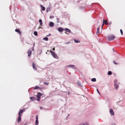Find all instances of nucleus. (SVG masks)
<instances>
[{"label":"nucleus","instance_id":"nucleus-1","mask_svg":"<svg viewBox=\"0 0 125 125\" xmlns=\"http://www.w3.org/2000/svg\"><path fill=\"white\" fill-rule=\"evenodd\" d=\"M119 82H118L116 79L114 80V85L115 89L117 90L119 87Z\"/></svg>","mask_w":125,"mask_h":125},{"label":"nucleus","instance_id":"nucleus-2","mask_svg":"<svg viewBox=\"0 0 125 125\" xmlns=\"http://www.w3.org/2000/svg\"><path fill=\"white\" fill-rule=\"evenodd\" d=\"M107 38L108 40L111 41L113 40L115 38V37L114 35H111L108 36Z\"/></svg>","mask_w":125,"mask_h":125},{"label":"nucleus","instance_id":"nucleus-3","mask_svg":"<svg viewBox=\"0 0 125 125\" xmlns=\"http://www.w3.org/2000/svg\"><path fill=\"white\" fill-rule=\"evenodd\" d=\"M50 52L51 53L52 55L54 58L56 59L58 58V56L56 53L51 50L50 51Z\"/></svg>","mask_w":125,"mask_h":125},{"label":"nucleus","instance_id":"nucleus-4","mask_svg":"<svg viewBox=\"0 0 125 125\" xmlns=\"http://www.w3.org/2000/svg\"><path fill=\"white\" fill-rule=\"evenodd\" d=\"M33 50L34 48H31L29 49L27 52L28 56L30 57L31 56L32 53V51Z\"/></svg>","mask_w":125,"mask_h":125},{"label":"nucleus","instance_id":"nucleus-5","mask_svg":"<svg viewBox=\"0 0 125 125\" xmlns=\"http://www.w3.org/2000/svg\"><path fill=\"white\" fill-rule=\"evenodd\" d=\"M32 67H33V69L35 70H36L37 69V66L36 65V64L33 63H32Z\"/></svg>","mask_w":125,"mask_h":125},{"label":"nucleus","instance_id":"nucleus-6","mask_svg":"<svg viewBox=\"0 0 125 125\" xmlns=\"http://www.w3.org/2000/svg\"><path fill=\"white\" fill-rule=\"evenodd\" d=\"M39 121H38V115L36 116V120L35 122V125H38Z\"/></svg>","mask_w":125,"mask_h":125},{"label":"nucleus","instance_id":"nucleus-7","mask_svg":"<svg viewBox=\"0 0 125 125\" xmlns=\"http://www.w3.org/2000/svg\"><path fill=\"white\" fill-rule=\"evenodd\" d=\"M15 31L16 32H18L19 33L20 35H21V31H20L19 29V28L16 29L15 30Z\"/></svg>","mask_w":125,"mask_h":125},{"label":"nucleus","instance_id":"nucleus-8","mask_svg":"<svg viewBox=\"0 0 125 125\" xmlns=\"http://www.w3.org/2000/svg\"><path fill=\"white\" fill-rule=\"evenodd\" d=\"M107 20H106L105 21L104 19L103 21V25H104V24H105V25H107L108 24V22H107Z\"/></svg>","mask_w":125,"mask_h":125},{"label":"nucleus","instance_id":"nucleus-9","mask_svg":"<svg viewBox=\"0 0 125 125\" xmlns=\"http://www.w3.org/2000/svg\"><path fill=\"white\" fill-rule=\"evenodd\" d=\"M110 113L112 115H114V113L113 110L111 109H110Z\"/></svg>","mask_w":125,"mask_h":125},{"label":"nucleus","instance_id":"nucleus-10","mask_svg":"<svg viewBox=\"0 0 125 125\" xmlns=\"http://www.w3.org/2000/svg\"><path fill=\"white\" fill-rule=\"evenodd\" d=\"M64 30L65 31H66V32H65L66 34H67V33H66V32H67L69 33H70V32L71 31L70 30H69V29L68 28L65 29H64Z\"/></svg>","mask_w":125,"mask_h":125},{"label":"nucleus","instance_id":"nucleus-11","mask_svg":"<svg viewBox=\"0 0 125 125\" xmlns=\"http://www.w3.org/2000/svg\"><path fill=\"white\" fill-rule=\"evenodd\" d=\"M21 115H19V116L18 118L17 122L18 123H19L21 121Z\"/></svg>","mask_w":125,"mask_h":125},{"label":"nucleus","instance_id":"nucleus-12","mask_svg":"<svg viewBox=\"0 0 125 125\" xmlns=\"http://www.w3.org/2000/svg\"><path fill=\"white\" fill-rule=\"evenodd\" d=\"M30 98L31 100L32 101L35 100L37 99V98L35 97H31Z\"/></svg>","mask_w":125,"mask_h":125},{"label":"nucleus","instance_id":"nucleus-13","mask_svg":"<svg viewBox=\"0 0 125 125\" xmlns=\"http://www.w3.org/2000/svg\"><path fill=\"white\" fill-rule=\"evenodd\" d=\"M23 112H24V111H23V110H20L18 113V115H21V114Z\"/></svg>","mask_w":125,"mask_h":125},{"label":"nucleus","instance_id":"nucleus-14","mask_svg":"<svg viewBox=\"0 0 125 125\" xmlns=\"http://www.w3.org/2000/svg\"><path fill=\"white\" fill-rule=\"evenodd\" d=\"M99 30H100V28L98 27V28H97V31L96 33V34L97 35H98L99 34V33H100Z\"/></svg>","mask_w":125,"mask_h":125},{"label":"nucleus","instance_id":"nucleus-15","mask_svg":"<svg viewBox=\"0 0 125 125\" xmlns=\"http://www.w3.org/2000/svg\"><path fill=\"white\" fill-rule=\"evenodd\" d=\"M79 125H89L88 123L85 122L84 123H81Z\"/></svg>","mask_w":125,"mask_h":125},{"label":"nucleus","instance_id":"nucleus-16","mask_svg":"<svg viewBox=\"0 0 125 125\" xmlns=\"http://www.w3.org/2000/svg\"><path fill=\"white\" fill-rule=\"evenodd\" d=\"M63 29L61 28H58V31L60 32H62L63 30Z\"/></svg>","mask_w":125,"mask_h":125},{"label":"nucleus","instance_id":"nucleus-17","mask_svg":"<svg viewBox=\"0 0 125 125\" xmlns=\"http://www.w3.org/2000/svg\"><path fill=\"white\" fill-rule=\"evenodd\" d=\"M40 6L41 7L43 11H44L45 10V8L43 6H42V5H40Z\"/></svg>","mask_w":125,"mask_h":125},{"label":"nucleus","instance_id":"nucleus-18","mask_svg":"<svg viewBox=\"0 0 125 125\" xmlns=\"http://www.w3.org/2000/svg\"><path fill=\"white\" fill-rule=\"evenodd\" d=\"M77 84H78V85L79 86H80V87H82V84H81L80 82L79 81H78L77 82Z\"/></svg>","mask_w":125,"mask_h":125},{"label":"nucleus","instance_id":"nucleus-19","mask_svg":"<svg viewBox=\"0 0 125 125\" xmlns=\"http://www.w3.org/2000/svg\"><path fill=\"white\" fill-rule=\"evenodd\" d=\"M54 23L52 22H50L49 24V26L51 27H52L54 25Z\"/></svg>","mask_w":125,"mask_h":125},{"label":"nucleus","instance_id":"nucleus-20","mask_svg":"<svg viewBox=\"0 0 125 125\" xmlns=\"http://www.w3.org/2000/svg\"><path fill=\"white\" fill-rule=\"evenodd\" d=\"M38 88H39V89H41V88H39V86H35L34 88L33 89L34 90L36 89H38Z\"/></svg>","mask_w":125,"mask_h":125},{"label":"nucleus","instance_id":"nucleus-21","mask_svg":"<svg viewBox=\"0 0 125 125\" xmlns=\"http://www.w3.org/2000/svg\"><path fill=\"white\" fill-rule=\"evenodd\" d=\"M43 39L44 40H45L46 41H47L48 40V38L47 37H45Z\"/></svg>","mask_w":125,"mask_h":125},{"label":"nucleus","instance_id":"nucleus-22","mask_svg":"<svg viewBox=\"0 0 125 125\" xmlns=\"http://www.w3.org/2000/svg\"><path fill=\"white\" fill-rule=\"evenodd\" d=\"M74 42L75 43H79L80 42V41H78L77 40H76L75 39H74Z\"/></svg>","mask_w":125,"mask_h":125},{"label":"nucleus","instance_id":"nucleus-23","mask_svg":"<svg viewBox=\"0 0 125 125\" xmlns=\"http://www.w3.org/2000/svg\"><path fill=\"white\" fill-rule=\"evenodd\" d=\"M39 22H40V24L41 25H42V20L41 19H40L39 20Z\"/></svg>","mask_w":125,"mask_h":125},{"label":"nucleus","instance_id":"nucleus-24","mask_svg":"<svg viewBox=\"0 0 125 125\" xmlns=\"http://www.w3.org/2000/svg\"><path fill=\"white\" fill-rule=\"evenodd\" d=\"M43 83L44 84L47 85H48V84H49V82L48 81H47V82H44Z\"/></svg>","mask_w":125,"mask_h":125},{"label":"nucleus","instance_id":"nucleus-25","mask_svg":"<svg viewBox=\"0 0 125 125\" xmlns=\"http://www.w3.org/2000/svg\"><path fill=\"white\" fill-rule=\"evenodd\" d=\"M42 95V94L40 92H38L37 93V95H39V96H41Z\"/></svg>","mask_w":125,"mask_h":125},{"label":"nucleus","instance_id":"nucleus-26","mask_svg":"<svg viewBox=\"0 0 125 125\" xmlns=\"http://www.w3.org/2000/svg\"><path fill=\"white\" fill-rule=\"evenodd\" d=\"M34 34L35 36H37V35L38 33L37 31H35L34 32Z\"/></svg>","mask_w":125,"mask_h":125},{"label":"nucleus","instance_id":"nucleus-27","mask_svg":"<svg viewBox=\"0 0 125 125\" xmlns=\"http://www.w3.org/2000/svg\"><path fill=\"white\" fill-rule=\"evenodd\" d=\"M69 66H70L71 67L73 68V69H75V67L73 65H70Z\"/></svg>","mask_w":125,"mask_h":125},{"label":"nucleus","instance_id":"nucleus-28","mask_svg":"<svg viewBox=\"0 0 125 125\" xmlns=\"http://www.w3.org/2000/svg\"><path fill=\"white\" fill-rule=\"evenodd\" d=\"M91 81L92 82H95L96 81V79H92Z\"/></svg>","mask_w":125,"mask_h":125},{"label":"nucleus","instance_id":"nucleus-29","mask_svg":"<svg viewBox=\"0 0 125 125\" xmlns=\"http://www.w3.org/2000/svg\"><path fill=\"white\" fill-rule=\"evenodd\" d=\"M112 74V72L111 71H109L108 72V74L109 75H111Z\"/></svg>","mask_w":125,"mask_h":125},{"label":"nucleus","instance_id":"nucleus-30","mask_svg":"<svg viewBox=\"0 0 125 125\" xmlns=\"http://www.w3.org/2000/svg\"><path fill=\"white\" fill-rule=\"evenodd\" d=\"M113 62L114 63L115 65L117 64L118 63L117 62H116L115 61H113Z\"/></svg>","mask_w":125,"mask_h":125},{"label":"nucleus","instance_id":"nucleus-31","mask_svg":"<svg viewBox=\"0 0 125 125\" xmlns=\"http://www.w3.org/2000/svg\"><path fill=\"white\" fill-rule=\"evenodd\" d=\"M50 10V9L49 8H47L46 10V11L47 12H48Z\"/></svg>","mask_w":125,"mask_h":125},{"label":"nucleus","instance_id":"nucleus-32","mask_svg":"<svg viewBox=\"0 0 125 125\" xmlns=\"http://www.w3.org/2000/svg\"><path fill=\"white\" fill-rule=\"evenodd\" d=\"M57 20V22L59 23V20L58 18H57L56 19Z\"/></svg>","mask_w":125,"mask_h":125},{"label":"nucleus","instance_id":"nucleus-33","mask_svg":"<svg viewBox=\"0 0 125 125\" xmlns=\"http://www.w3.org/2000/svg\"><path fill=\"white\" fill-rule=\"evenodd\" d=\"M120 31L121 35H122L123 34V32L122 31L121 29L120 30Z\"/></svg>","mask_w":125,"mask_h":125},{"label":"nucleus","instance_id":"nucleus-34","mask_svg":"<svg viewBox=\"0 0 125 125\" xmlns=\"http://www.w3.org/2000/svg\"><path fill=\"white\" fill-rule=\"evenodd\" d=\"M40 97H39V98H37V99L36 100H37L38 101H39L40 100Z\"/></svg>","mask_w":125,"mask_h":125},{"label":"nucleus","instance_id":"nucleus-35","mask_svg":"<svg viewBox=\"0 0 125 125\" xmlns=\"http://www.w3.org/2000/svg\"><path fill=\"white\" fill-rule=\"evenodd\" d=\"M96 90H97L98 93L99 94H100V93H99V91H98V89H97Z\"/></svg>","mask_w":125,"mask_h":125},{"label":"nucleus","instance_id":"nucleus-36","mask_svg":"<svg viewBox=\"0 0 125 125\" xmlns=\"http://www.w3.org/2000/svg\"><path fill=\"white\" fill-rule=\"evenodd\" d=\"M51 35V34H49L48 35H46V36H50Z\"/></svg>","mask_w":125,"mask_h":125},{"label":"nucleus","instance_id":"nucleus-37","mask_svg":"<svg viewBox=\"0 0 125 125\" xmlns=\"http://www.w3.org/2000/svg\"><path fill=\"white\" fill-rule=\"evenodd\" d=\"M112 23H111V22H110V23H109V26H111V24Z\"/></svg>","mask_w":125,"mask_h":125},{"label":"nucleus","instance_id":"nucleus-38","mask_svg":"<svg viewBox=\"0 0 125 125\" xmlns=\"http://www.w3.org/2000/svg\"><path fill=\"white\" fill-rule=\"evenodd\" d=\"M36 97H37V98H39V97H40V96H39V95H36Z\"/></svg>","mask_w":125,"mask_h":125},{"label":"nucleus","instance_id":"nucleus-39","mask_svg":"<svg viewBox=\"0 0 125 125\" xmlns=\"http://www.w3.org/2000/svg\"><path fill=\"white\" fill-rule=\"evenodd\" d=\"M55 47H54L53 49H52V50H55Z\"/></svg>","mask_w":125,"mask_h":125},{"label":"nucleus","instance_id":"nucleus-40","mask_svg":"<svg viewBox=\"0 0 125 125\" xmlns=\"http://www.w3.org/2000/svg\"><path fill=\"white\" fill-rule=\"evenodd\" d=\"M25 109H24L22 110H23V111H25Z\"/></svg>","mask_w":125,"mask_h":125},{"label":"nucleus","instance_id":"nucleus-41","mask_svg":"<svg viewBox=\"0 0 125 125\" xmlns=\"http://www.w3.org/2000/svg\"><path fill=\"white\" fill-rule=\"evenodd\" d=\"M42 107H40V109H42Z\"/></svg>","mask_w":125,"mask_h":125},{"label":"nucleus","instance_id":"nucleus-42","mask_svg":"<svg viewBox=\"0 0 125 125\" xmlns=\"http://www.w3.org/2000/svg\"><path fill=\"white\" fill-rule=\"evenodd\" d=\"M112 125H115V124H113Z\"/></svg>","mask_w":125,"mask_h":125},{"label":"nucleus","instance_id":"nucleus-43","mask_svg":"<svg viewBox=\"0 0 125 125\" xmlns=\"http://www.w3.org/2000/svg\"><path fill=\"white\" fill-rule=\"evenodd\" d=\"M69 116V114H68V116H67V117H68Z\"/></svg>","mask_w":125,"mask_h":125},{"label":"nucleus","instance_id":"nucleus-44","mask_svg":"<svg viewBox=\"0 0 125 125\" xmlns=\"http://www.w3.org/2000/svg\"><path fill=\"white\" fill-rule=\"evenodd\" d=\"M103 24L102 25V27H103Z\"/></svg>","mask_w":125,"mask_h":125},{"label":"nucleus","instance_id":"nucleus-45","mask_svg":"<svg viewBox=\"0 0 125 125\" xmlns=\"http://www.w3.org/2000/svg\"><path fill=\"white\" fill-rule=\"evenodd\" d=\"M69 92H68V94H69Z\"/></svg>","mask_w":125,"mask_h":125}]
</instances>
